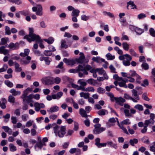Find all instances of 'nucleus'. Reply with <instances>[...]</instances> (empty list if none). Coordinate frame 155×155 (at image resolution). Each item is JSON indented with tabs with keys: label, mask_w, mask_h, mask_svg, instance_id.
<instances>
[{
	"label": "nucleus",
	"mask_w": 155,
	"mask_h": 155,
	"mask_svg": "<svg viewBox=\"0 0 155 155\" xmlns=\"http://www.w3.org/2000/svg\"><path fill=\"white\" fill-rule=\"evenodd\" d=\"M72 104L74 107L75 109H78L79 108V106L78 104L75 102L73 99H72Z\"/></svg>",
	"instance_id": "nucleus-63"
},
{
	"label": "nucleus",
	"mask_w": 155,
	"mask_h": 155,
	"mask_svg": "<svg viewBox=\"0 0 155 155\" xmlns=\"http://www.w3.org/2000/svg\"><path fill=\"white\" fill-rule=\"evenodd\" d=\"M141 140L143 143L147 144H149L150 143L148 138L146 136H144L141 139Z\"/></svg>",
	"instance_id": "nucleus-39"
},
{
	"label": "nucleus",
	"mask_w": 155,
	"mask_h": 155,
	"mask_svg": "<svg viewBox=\"0 0 155 155\" xmlns=\"http://www.w3.org/2000/svg\"><path fill=\"white\" fill-rule=\"evenodd\" d=\"M59 110V107L56 106L51 107L49 109H48L47 111L48 112L51 113L53 112H56Z\"/></svg>",
	"instance_id": "nucleus-15"
},
{
	"label": "nucleus",
	"mask_w": 155,
	"mask_h": 155,
	"mask_svg": "<svg viewBox=\"0 0 155 155\" xmlns=\"http://www.w3.org/2000/svg\"><path fill=\"white\" fill-rule=\"evenodd\" d=\"M46 145V144L45 143H43L41 141H40V142L37 143L36 144L35 147L36 146L40 149H41L43 146H45Z\"/></svg>",
	"instance_id": "nucleus-40"
},
{
	"label": "nucleus",
	"mask_w": 155,
	"mask_h": 155,
	"mask_svg": "<svg viewBox=\"0 0 155 155\" xmlns=\"http://www.w3.org/2000/svg\"><path fill=\"white\" fill-rule=\"evenodd\" d=\"M18 45V44H14V43H10L8 47L11 49H16L17 48Z\"/></svg>",
	"instance_id": "nucleus-49"
},
{
	"label": "nucleus",
	"mask_w": 155,
	"mask_h": 155,
	"mask_svg": "<svg viewBox=\"0 0 155 155\" xmlns=\"http://www.w3.org/2000/svg\"><path fill=\"white\" fill-rule=\"evenodd\" d=\"M82 91L86 92H94V91L95 90L93 87H90L87 88H85L84 87H82Z\"/></svg>",
	"instance_id": "nucleus-24"
},
{
	"label": "nucleus",
	"mask_w": 155,
	"mask_h": 155,
	"mask_svg": "<svg viewBox=\"0 0 155 155\" xmlns=\"http://www.w3.org/2000/svg\"><path fill=\"white\" fill-rule=\"evenodd\" d=\"M84 80L83 79H79L77 83L78 84H80L81 85L80 86H81V87H84L86 86L87 85L86 82L84 81Z\"/></svg>",
	"instance_id": "nucleus-34"
},
{
	"label": "nucleus",
	"mask_w": 155,
	"mask_h": 155,
	"mask_svg": "<svg viewBox=\"0 0 155 155\" xmlns=\"http://www.w3.org/2000/svg\"><path fill=\"white\" fill-rule=\"evenodd\" d=\"M54 130L56 136L58 135L60 137H63L66 133V126L56 125L54 127Z\"/></svg>",
	"instance_id": "nucleus-3"
},
{
	"label": "nucleus",
	"mask_w": 155,
	"mask_h": 155,
	"mask_svg": "<svg viewBox=\"0 0 155 155\" xmlns=\"http://www.w3.org/2000/svg\"><path fill=\"white\" fill-rule=\"evenodd\" d=\"M44 54L45 56H48L52 55V52L51 51L45 50L44 52Z\"/></svg>",
	"instance_id": "nucleus-59"
},
{
	"label": "nucleus",
	"mask_w": 155,
	"mask_h": 155,
	"mask_svg": "<svg viewBox=\"0 0 155 155\" xmlns=\"http://www.w3.org/2000/svg\"><path fill=\"white\" fill-rule=\"evenodd\" d=\"M80 96L81 97H84V99H87L89 98L90 96V94L88 93H85L81 92L79 94Z\"/></svg>",
	"instance_id": "nucleus-25"
},
{
	"label": "nucleus",
	"mask_w": 155,
	"mask_h": 155,
	"mask_svg": "<svg viewBox=\"0 0 155 155\" xmlns=\"http://www.w3.org/2000/svg\"><path fill=\"white\" fill-rule=\"evenodd\" d=\"M121 124L123 125H129L131 124V122L129 119H127L122 121Z\"/></svg>",
	"instance_id": "nucleus-47"
},
{
	"label": "nucleus",
	"mask_w": 155,
	"mask_h": 155,
	"mask_svg": "<svg viewBox=\"0 0 155 155\" xmlns=\"http://www.w3.org/2000/svg\"><path fill=\"white\" fill-rule=\"evenodd\" d=\"M80 11L78 9H74L72 11L71 15L72 16L78 17L79 15Z\"/></svg>",
	"instance_id": "nucleus-31"
},
{
	"label": "nucleus",
	"mask_w": 155,
	"mask_h": 155,
	"mask_svg": "<svg viewBox=\"0 0 155 155\" xmlns=\"http://www.w3.org/2000/svg\"><path fill=\"white\" fill-rule=\"evenodd\" d=\"M29 34L24 37V38L26 39L29 42L35 41L37 42L41 41V38L38 35L34 33V29L33 28H29Z\"/></svg>",
	"instance_id": "nucleus-1"
},
{
	"label": "nucleus",
	"mask_w": 155,
	"mask_h": 155,
	"mask_svg": "<svg viewBox=\"0 0 155 155\" xmlns=\"http://www.w3.org/2000/svg\"><path fill=\"white\" fill-rule=\"evenodd\" d=\"M22 15L26 16L29 15V12L28 10H23L19 12Z\"/></svg>",
	"instance_id": "nucleus-57"
},
{
	"label": "nucleus",
	"mask_w": 155,
	"mask_h": 155,
	"mask_svg": "<svg viewBox=\"0 0 155 155\" xmlns=\"http://www.w3.org/2000/svg\"><path fill=\"white\" fill-rule=\"evenodd\" d=\"M123 49L125 51H128L129 48V45L127 42H123L122 44Z\"/></svg>",
	"instance_id": "nucleus-41"
},
{
	"label": "nucleus",
	"mask_w": 155,
	"mask_h": 155,
	"mask_svg": "<svg viewBox=\"0 0 155 155\" xmlns=\"http://www.w3.org/2000/svg\"><path fill=\"white\" fill-rule=\"evenodd\" d=\"M79 113L81 116L83 117L87 118V115L86 112L83 108H81L79 110Z\"/></svg>",
	"instance_id": "nucleus-26"
},
{
	"label": "nucleus",
	"mask_w": 155,
	"mask_h": 155,
	"mask_svg": "<svg viewBox=\"0 0 155 155\" xmlns=\"http://www.w3.org/2000/svg\"><path fill=\"white\" fill-rule=\"evenodd\" d=\"M150 35L153 37H155V30L153 28H150L149 30Z\"/></svg>",
	"instance_id": "nucleus-51"
},
{
	"label": "nucleus",
	"mask_w": 155,
	"mask_h": 155,
	"mask_svg": "<svg viewBox=\"0 0 155 155\" xmlns=\"http://www.w3.org/2000/svg\"><path fill=\"white\" fill-rule=\"evenodd\" d=\"M15 71L17 72H20L22 70V68L20 67L19 64L16 62L15 63Z\"/></svg>",
	"instance_id": "nucleus-35"
},
{
	"label": "nucleus",
	"mask_w": 155,
	"mask_h": 155,
	"mask_svg": "<svg viewBox=\"0 0 155 155\" xmlns=\"http://www.w3.org/2000/svg\"><path fill=\"white\" fill-rule=\"evenodd\" d=\"M105 130V128L101 127L100 128L94 129L93 130L94 133V134H98L104 131Z\"/></svg>",
	"instance_id": "nucleus-17"
},
{
	"label": "nucleus",
	"mask_w": 155,
	"mask_h": 155,
	"mask_svg": "<svg viewBox=\"0 0 155 155\" xmlns=\"http://www.w3.org/2000/svg\"><path fill=\"white\" fill-rule=\"evenodd\" d=\"M141 67L145 70H147L149 69V65L146 62H144L141 64Z\"/></svg>",
	"instance_id": "nucleus-56"
},
{
	"label": "nucleus",
	"mask_w": 155,
	"mask_h": 155,
	"mask_svg": "<svg viewBox=\"0 0 155 155\" xmlns=\"http://www.w3.org/2000/svg\"><path fill=\"white\" fill-rule=\"evenodd\" d=\"M116 121V120L115 118L114 117L110 118L108 120V122L107 123V126L108 127L113 126V124H110V123H114Z\"/></svg>",
	"instance_id": "nucleus-20"
},
{
	"label": "nucleus",
	"mask_w": 155,
	"mask_h": 155,
	"mask_svg": "<svg viewBox=\"0 0 155 155\" xmlns=\"http://www.w3.org/2000/svg\"><path fill=\"white\" fill-rule=\"evenodd\" d=\"M118 85L121 87H124L125 88L127 87V86L126 84V83L127 82V79H124L120 77L119 78Z\"/></svg>",
	"instance_id": "nucleus-9"
},
{
	"label": "nucleus",
	"mask_w": 155,
	"mask_h": 155,
	"mask_svg": "<svg viewBox=\"0 0 155 155\" xmlns=\"http://www.w3.org/2000/svg\"><path fill=\"white\" fill-rule=\"evenodd\" d=\"M6 47V46H2L0 47V54H2L4 55L8 54V51L5 49Z\"/></svg>",
	"instance_id": "nucleus-19"
},
{
	"label": "nucleus",
	"mask_w": 155,
	"mask_h": 155,
	"mask_svg": "<svg viewBox=\"0 0 155 155\" xmlns=\"http://www.w3.org/2000/svg\"><path fill=\"white\" fill-rule=\"evenodd\" d=\"M44 40L46 42L49 44H51L53 43L54 41V38L52 37H50L48 39H45Z\"/></svg>",
	"instance_id": "nucleus-36"
},
{
	"label": "nucleus",
	"mask_w": 155,
	"mask_h": 155,
	"mask_svg": "<svg viewBox=\"0 0 155 155\" xmlns=\"http://www.w3.org/2000/svg\"><path fill=\"white\" fill-rule=\"evenodd\" d=\"M9 41L8 38H3L1 39L0 44L1 45H5L7 47L6 44Z\"/></svg>",
	"instance_id": "nucleus-21"
},
{
	"label": "nucleus",
	"mask_w": 155,
	"mask_h": 155,
	"mask_svg": "<svg viewBox=\"0 0 155 155\" xmlns=\"http://www.w3.org/2000/svg\"><path fill=\"white\" fill-rule=\"evenodd\" d=\"M4 83L7 86L9 87H12L13 86V83L9 80H7L5 81Z\"/></svg>",
	"instance_id": "nucleus-48"
},
{
	"label": "nucleus",
	"mask_w": 155,
	"mask_h": 155,
	"mask_svg": "<svg viewBox=\"0 0 155 155\" xmlns=\"http://www.w3.org/2000/svg\"><path fill=\"white\" fill-rule=\"evenodd\" d=\"M114 40L115 41V43L116 45L120 46H121V43L118 41L120 40V38L119 37L117 36L115 37L114 38Z\"/></svg>",
	"instance_id": "nucleus-42"
},
{
	"label": "nucleus",
	"mask_w": 155,
	"mask_h": 155,
	"mask_svg": "<svg viewBox=\"0 0 155 155\" xmlns=\"http://www.w3.org/2000/svg\"><path fill=\"white\" fill-rule=\"evenodd\" d=\"M63 61L67 65L72 66L76 63L75 59L64 58L63 59Z\"/></svg>",
	"instance_id": "nucleus-12"
},
{
	"label": "nucleus",
	"mask_w": 155,
	"mask_h": 155,
	"mask_svg": "<svg viewBox=\"0 0 155 155\" xmlns=\"http://www.w3.org/2000/svg\"><path fill=\"white\" fill-rule=\"evenodd\" d=\"M96 72H97L99 75H101L104 72V70L103 68H97L95 69Z\"/></svg>",
	"instance_id": "nucleus-50"
},
{
	"label": "nucleus",
	"mask_w": 155,
	"mask_h": 155,
	"mask_svg": "<svg viewBox=\"0 0 155 155\" xmlns=\"http://www.w3.org/2000/svg\"><path fill=\"white\" fill-rule=\"evenodd\" d=\"M44 61L46 64L49 65L50 64L51 62V59L49 57H45Z\"/></svg>",
	"instance_id": "nucleus-55"
},
{
	"label": "nucleus",
	"mask_w": 155,
	"mask_h": 155,
	"mask_svg": "<svg viewBox=\"0 0 155 155\" xmlns=\"http://www.w3.org/2000/svg\"><path fill=\"white\" fill-rule=\"evenodd\" d=\"M106 57L108 60H113L115 59L114 55H112L110 53H108L106 55Z\"/></svg>",
	"instance_id": "nucleus-38"
},
{
	"label": "nucleus",
	"mask_w": 155,
	"mask_h": 155,
	"mask_svg": "<svg viewBox=\"0 0 155 155\" xmlns=\"http://www.w3.org/2000/svg\"><path fill=\"white\" fill-rule=\"evenodd\" d=\"M119 59L123 61V64L125 66H129L130 64V61L132 60V57L129 54H126L119 56Z\"/></svg>",
	"instance_id": "nucleus-5"
},
{
	"label": "nucleus",
	"mask_w": 155,
	"mask_h": 155,
	"mask_svg": "<svg viewBox=\"0 0 155 155\" xmlns=\"http://www.w3.org/2000/svg\"><path fill=\"white\" fill-rule=\"evenodd\" d=\"M92 60L97 63H100L101 62H105V59L103 58H100V57L97 56V57H93L92 58Z\"/></svg>",
	"instance_id": "nucleus-16"
},
{
	"label": "nucleus",
	"mask_w": 155,
	"mask_h": 155,
	"mask_svg": "<svg viewBox=\"0 0 155 155\" xmlns=\"http://www.w3.org/2000/svg\"><path fill=\"white\" fill-rule=\"evenodd\" d=\"M61 48H68V45L66 44V41L65 40H62L61 41Z\"/></svg>",
	"instance_id": "nucleus-54"
},
{
	"label": "nucleus",
	"mask_w": 155,
	"mask_h": 155,
	"mask_svg": "<svg viewBox=\"0 0 155 155\" xmlns=\"http://www.w3.org/2000/svg\"><path fill=\"white\" fill-rule=\"evenodd\" d=\"M138 140L136 138H133V139H130L129 140V143L130 145L132 146H134L135 144H137L138 143Z\"/></svg>",
	"instance_id": "nucleus-30"
},
{
	"label": "nucleus",
	"mask_w": 155,
	"mask_h": 155,
	"mask_svg": "<svg viewBox=\"0 0 155 155\" xmlns=\"http://www.w3.org/2000/svg\"><path fill=\"white\" fill-rule=\"evenodd\" d=\"M90 17L88 16H86L85 15H83L81 16V19L84 21H87L89 19Z\"/></svg>",
	"instance_id": "nucleus-58"
},
{
	"label": "nucleus",
	"mask_w": 155,
	"mask_h": 155,
	"mask_svg": "<svg viewBox=\"0 0 155 155\" xmlns=\"http://www.w3.org/2000/svg\"><path fill=\"white\" fill-rule=\"evenodd\" d=\"M10 92L12 94V96H16L19 95L21 94V92L19 91H16L14 88L12 89L10 91Z\"/></svg>",
	"instance_id": "nucleus-22"
},
{
	"label": "nucleus",
	"mask_w": 155,
	"mask_h": 155,
	"mask_svg": "<svg viewBox=\"0 0 155 155\" xmlns=\"http://www.w3.org/2000/svg\"><path fill=\"white\" fill-rule=\"evenodd\" d=\"M32 94H31L28 96H26L25 98H22L23 99V101L24 102L26 101L28 104H29L32 101Z\"/></svg>",
	"instance_id": "nucleus-14"
},
{
	"label": "nucleus",
	"mask_w": 155,
	"mask_h": 155,
	"mask_svg": "<svg viewBox=\"0 0 155 155\" xmlns=\"http://www.w3.org/2000/svg\"><path fill=\"white\" fill-rule=\"evenodd\" d=\"M42 83L45 85H49L53 84V77H45L42 79Z\"/></svg>",
	"instance_id": "nucleus-8"
},
{
	"label": "nucleus",
	"mask_w": 155,
	"mask_h": 155,
	"mask_svg": "<svg viewBox=\"0 0 155 155\" xmlns=\"http://www.w3.org/2000/svg\"><path fill=\"white\" fill-rule=\"evenodd\" d=\"M30 52L28 49H25L24 50V52L21 53L19 55L22 57L20 61L21 64H27L30 61L31 58L30 56H28Z\"/></svg>",
	"instance_id": "nucleus-2"
},
{
	"label": "nucleus",
	"mask_w": 155,
	"mask_h": 155,
	"mask_svg": "<svg viewBox=\"0 0 155 155\" xmlns=\"http://www.w3.org/2000/svg\"><path fill=\"white\" fill-rule=\"evenodd\" d=\"M12 123L15 124H16L17 121V119L16 117L12 116L11 117Z\"/></svg>",
	"instance_id": "nucleus-64"
},
{
	"label": "nucleus",
	"mask_w": 155,
	"mask_h": 155,
	"mask_svg": "<svg viewBox=\"0 0 155 155\" xmlns=\"http://www.w3.org/2000/svg\"><path fill=\"white\" fill-rule=\"evenodd\" d=\"M79 55L80 56L79 58L75 59L76 63L78 62L80 64H82L84 61L85 58V56L82 52H80Z\"/></svg>",
	"instance_id": "nucleus-10"
},
{
	"label": "nucleus",
	"mask_w": 155,
	"mask_h": 155,
	"mask_svg": "<svg viewBox=\"0 0 155 155\" xmlns=\"http://www.w3.org/2000/svg\"><path fill=\"white\" fill-rule=\"evenodd\" d=\"M114 101L117 104L122 106L123 103L125 102V100L122 97H115Z\"/></svg>",
	"instance_id": "nucleus-11"
},
{
	"label": "nucleus",
	"mask_w": 155,
	"mask_h": 155,
	"mask_svg": "<svg viewBox=\"0 0 155 155\" xmlns=\"http://www.w3.org/2000/svg\"><path fill=\"white\" fill-rule=\"evenodd\" d=\"M135 31L139 35H141L144 32V30L143 29L137 27L135 29Z\"/></svg>",
	"instance_id": "nucleus-37"
},
{
	"label": "nucleus",
	"mask_w": 155,
	"mask_h": 155,
	"mask_svg": "<svg viewBox=\"0 0 155 155\" xmlns=\"http://www.w3.org/2000/svg\"><path fill=\"white\" fill-rule=\"evenodd\" d=\"M2 128L3 129L4 131L7 133H8L9 135H11L12 133V130L8 126H3Z\"/></svg>",
	"instance_id": "nucleus-23"
},
{
	"label": "nucleus",
	"mask_w": 155,
	"mask_h": 155,
	"mask_svg": "<svg viewBox=\"0 0 155 155\" xmlns=\"http://www.w3.org/2000/svg\"><path fill=\"white\" fill-rule=\"evenodd\" d=\"M8 101L10 103H14L15 102V98L11 94L8 97Z\"/></svg>",
	"instance_id": "nucleus-44"
},
{
	"label": "nucleus",
	"mask_w": 155,
	"mask_h": 155,
	"mask_svg": "<svg viewBox=\"0 0 155 155\" xmlns=\"http://www.w3.org/2000/svg\"><path fill=\"white\" fill-rule=\"evenodd\" d=\"M77 71H82L83 73L79 72L78 74V76L80 78L84 77L85 75H87L88 74L87 71L83 67L80 65H79L77 67Z\"/></svg>",
	"instance_id": "nucleus-7"
},
{
	"label": "nucleus",
	"mask_w": 155,
	"mask_h": 155,
	"mask_svg": "<svg viewBox=\"0 0 155 155\" xmlns=\"http://www.w3.org/2000/svg\"><path fill=\"white\" fill-rule=\"evenodd\" d=\"M146 17V15L144 13H140L137 16V18L139 19H143Z\"/></svg>",
	"instance_id": "nucleus-60"
},
{
	"label": "nucleus",
	"mask_w": 155,
	"mask_h": 155,
	"mask_svg": "<svg viewBox=\"0 0 155 155\" xmlns=\"http://www.w3.org/2000/svg\"><path fill=\"white\" fill-rule=\"evenodd\" d=\"M32 11L36 12V14L38 16H41L43 15V8L41 5L38 4L36 6L32 8Z\"/></svg>",
	"instance_id": "nucleus-6"
},
{
	"label": "nucleus",
	"mask_w": 155,
	"mask_h": 155,
	"mask_svg": "<svg viewBox=\"0 0 155 155\" xmlns=\"http://www.w3.org/2000/svg\"><path fill=\"white\" fill-rule=\"evenodd\" d=\"M1 100L2 102L0 101V107L2 109H5L6 108V100L5 98H2Z\"/></svg>",
	"instance_id": "nucleus-18"
},
{
	"label": "nucleus",
	"mask_w": 155,
	"mask_h": 155,
	"mask_svg": "<svg viewBox=\"0 0 155 155\" xmlns=\"http://www.w3.org/2000/svg\"><path fill=\"white\" fill-rule=\"evenodd\" d=\"M5 34L8 35H9L11 34V31L10 30V28L8 26H6L5 27Z\"/></svg>",
	"instance_id": "nucleus-62"
},
{
	"label": "nucleus",
	"mask_w": 155,
	"mask_h": 155,
	"mask_svg": "<svg viewBox=\"0 0 155 155\" xmlns=\"http://www.w3.org/2000/svg\"><path fill=\"white\" fill-rule=\"evenodd\" d=\"M87 82L88 84L93 86H96L97 83L96 80L92 78H91L87 80Z\"/></svg>",
	"instance_id": "nucleus-28"
},
{
	"label": "nucleus",
	"mask_w": 155,
	"mask_h": 155,
	"mask_svg": "<svg viewBox=\"0 0 155 155\" xmlns=\"http://www.w3.org/2000/svg\"><path fill=\"white\" fill-rule=\"evenodd\" d=\"M21 118L22 120L24 122H25L28 119V116L27 114H23L21 115Z\"/></svg>",
	"instance_id": "nucleus-53"
},
{
	"label": "nucleus",
	"mask_w": 155,
	"mask_h": 155,
	"mask_svg": "<svg viewBox=\"0 0 155 155\" xmlns=\"http://www.w3.org/2000/svg\"><path fill=\"white\" fill-rule=\"evenodd\" d=\"M134 108L140 111H142L143 110V106L140 104H137L135 105L134 106Z\"/></svg>",
	"instance_id": "nucleus-45"
},
{
	"label": "nucleus",
	"mask_w": 155,
	"mask_h": 155,
	"mask_svg": "<svg viewBox=\"0 0 155 155\" xmlns=\"http://www.w3.org/2000/svg\"><path fill=\"white\" fill-rule=\"evenodd\" d=\"M31 88H27L25 90L23 91V94H22L21 96V98H25L27 96L29 93V91H31Z\"/></svg>",
	"instance_id": "nucleus-27"
},
{
	"label": "nucleus",
	"mask_w": 155,
	"mask_h": 155,
	"mask_svg": "<svg viewBox=\"0 0 155 155\" xmlns=\"http://www.w3.org/2000/svg\"><path fill=\"white\" fill-rule=\"evenodd\" d=\"M132 96L133 97H134V98L130 97L129 94H125L124 95V97L127 100H132L134 103H137L138 101L140 99L139 96L138 95L141 94H138L137 91L135 89H133L132 91Z\"/></svg>",
	"instance_id": "nucleus-4"
},
{
	"label": "nucleus",
	"mask_w": 155,
	"mask_h": 155,
	"mask_svg": "<svg viewBox=\"0 0 155 155\" xmlns=\"http://www.w3.org/2000/svg\"><path fill=\"white\" fill-rule=\"evenodd\" d=\"M34 106L35 111L38 112L40 110L41 108H44L45 107V105L43 103L35 102L34 104Z\"/></svg>",
	"instance_id": "nucleus-13"
},
{
	"label": "nucleus",
	"mask_w": 155,
	"mask_h": 155,
	"mask_svg": "<svg viewBox=\"0 0 155 155\" xmlns=\"http://www.w3.org/2000/svg\"><path fill=\"white\" fill-rule=\"evenodd\" d=\"M61 81V79L58 77H56L55 78H53V84L55 83L56 84H59Z\"/></svg>",
	"instance_id": "nucleus-43"
},
{
	"label": "nucleus",
	"mask_w": 155,
	"mask_h": 155,
	"mask_svg": "<svg viewBox=\"0 0 155 155\" xmlns=\"http://www.w3.org/2000/svg\"><path fill=\"white\" fill-rule=\"evenodd\" d=\"M10 150L12 152H14L17 149L16 146L13 144L11 143L9 145Z\"/></svg>",
	"instance_id": "nucleus-46"
},
{
	"label": "nucleus",
	"mask_w": 155,
	"mask_h": 155,
	"mask_svg": "<svg viewBox=\"0 0 155 155\" xmlns=\"http://www.w3.org/2000/svg\"><path fill=\"white\" fill-rule=\"evenodd\" d=\"M108 113V111L107 110L104 109H101L97 112V114L101 116H104Z\"/></svg>",
	"instance_id": "nucleus-33"
},
{
	"label": "nucleus",
	"mask_w": 155,
	"mask_h": 155,
	"mask_svg": "<svg viewBox=\"0 0 155 155\" xmlns=\"http://www.w3.org/2000/svg\"><path fill=\"white\" fill-rule=\"evenodd\" d=\"M71 85L72 87L76 88L78 90H82V87H81V86H79L78 85L75 84L74 83H72Z\"/></svg>",
	"instance_id": "nucleus-52"
},
{
	"label": "nucleus",
	"mask_w": 155,
	"mask_h": 155,
	"mask_svg": "<svg viewBox=\"0 0 155 155\" xmlns=\"http://www.w3.org/2000/svg\"><path fill=\"white\" fill-rule=\"evenodd\" d=\"M127 8L129 9L128 7L129 6L131 7V9L137 8L136 6L134 4V2L132 1H130L127 3Z\"/></svg>",
	"instance_id": "nucleus-29"
},
{
	"label": "nucleus",
	"mask_w": 155,
	"mask_h": 155,
	"mask_svg": "<svg viewBox=\"0 0 155 155\" xmlns=\"http://www.w3.org/2000/svg\"><path fill=\"white\" fill-rule=\"evenodd\" d=\"M124 112L126 117H131V115L130 113L129 110L128 109H125L124 110Z\"/></svg>",
	"instance_id": "nucleus-61"
},
{
	"label": "nucleus",
	"mask_w": 155,
	"mask_h": 155,
	"mask_svg": "<svg viewBox=\"0 0 155 155\" xmlns=\"http://www.w3.org/2000/svg\"><path fill=\"white\" fill-rule=\"evenodd\" d=\"M154 122V120L150 119L149 120H145L144 124L148 126V125L150 124H153Z\"/></svg>",
	"instance_id": "nucleus-32"
}]
</instances>
